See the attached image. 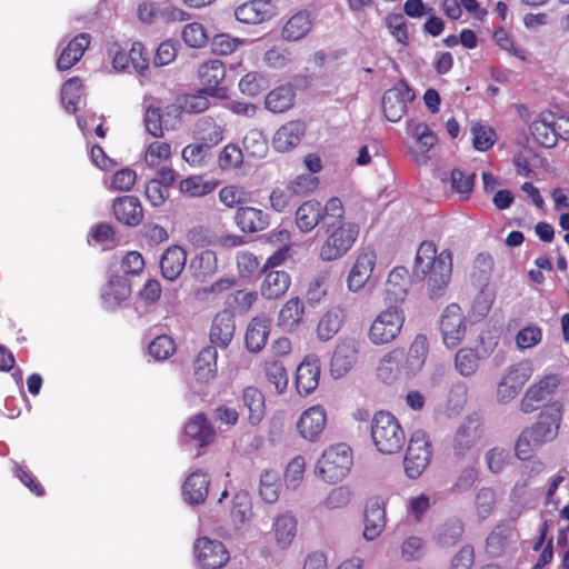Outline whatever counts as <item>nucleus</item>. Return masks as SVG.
Segmentation results:
<instances>
[{
    "instance_id": "7",
    "label": "nucleus",
    "mask_w": 569,
    "mask_h": 569,
    "mask_svg": "<svg viewBox=\"0 0 569 569\" xmlns=\"http://www.w3.org/2000/svg\"><path fill=\"white\" fill-rule=\"evenodd\" d=\"M137 18L146 24L188 20L189 14L167 1L143 0L137 6Z\"/></svg>"
},
{
    "instance_id": "10",
    "label": "nucleus",
    "mask_w": 569,
    "mask_h": 569,
    "mask_svg": "<svg viewBox=\"0 0 569 569\" xmlns=\"http://www.w3.org/2000/svg\"><path fill=\"white\" fill-rule=\"evenodd\" d=\"M395 350L399 352L397 360L400 362L402 376L410 379L423 368L429 352V341L425 335H417L407 352L401 348Z\"/></svg>"
},
{
    "instance_id": "6",
    "label": "nucleus",
    "mask_w": 569,
    "mask_h": 569,
    "mask_svg": "<svg viewBox=\"0 0 569 569\" xmlns=\"http://www.w3.org/2000/svg\"><path fill=\"white\" fill-rule=\"evenodd\" d=\"M403 322V311L397 307H389L375 318L368 338L376 346L390 343L399 336Z\"/></svg>"
},
{
    "instance_id": "45",
    "label": "nucleus",
    "mask_w": 569,
    "mask_h": 569,
    "mask_svg": "<svg viewBox=\"0 0 569 569\" xmlns=\"http://www.w3.org/2000/svg\"><path fill=\"white\" fill-rule=\"evenodd\" d=\"M398 355L399 352L392 349L380 359L377 367V377L383 383L391 385L403 377L400 362L397 360Z\"/></svg>"
},
{
    "instance_id": "3",
    "label": "nucleus",
    "mask_w": 569,
    "mask_h": 569,
    "mask_svg": "<svg viewBox=\"0 0 569 569\" xmlns=\"http://www.w3.org/2000/svg\"><path fill=\"white\" fill-rule=\"evenodd\" d=\"M563 406L560 401H553L539 415V419L531 427L526 428L516 442V456L526 460L527 451L522 446H541L555 440L562 420Z\"/></svg>"
},
{
    "instance_id": "9",
    "label": "nucleus",
    "mask_w": 569,
    "mask_h": 569,
    "mask_svg": "<svg viewBox=\"0 0 569 569\" xmlns=\"http://www.w3.org/2000/svg\"><path fill=\"white\" fill-rule=\"evenodd\" d=\"M532 371V366L529 361H521L509 366L497 388L498 401L507 403L515 399L530 379Z\"/></svg>"
},
{
    "instance_id": "29",
    "label": "nucleus",
    "mask_w": 569,
    "mask_h": 569,
    "mask_svg": "<svg viewBox=\"0 0 569 569\" xmlns=\"http://www.w3.org/2000/svg\"><path fill=\"white\" fill-rule=\"evenodd\" d=\"M408 130L416 139L420 151L411 150V154L415 161L419 164L426 163L428 160L427 152L436 144L437 137L429 129L426 123L415 122L410 120L408 122Z\"/></svg>"
},
{
    "instance_id": "25",
    "label": "nucleus",
    "mask_w": 569,
    "mask_h": 569,
    "mask_svg": "<svg viewBox=\"0 0 569 569\" xmlns=\"http://www.w3.org/2000/svg\"><path fill=\"white\" fill-rule=\"evenodd\" d=\"M236 326L233 315L229 310H222L216 315L210 328L211 343L227 348L234 335Z\"/></svg>"
},
{
    "instance_id": "17",
    "label": "nucleus",
    "mask_w": 569,
    "mask_h": 569,
    "mask_svg": "<svg viewBox=\"0 0 569 569\" xmlns=\"http://www.w3.org/2000/svg\"><path fill=\"white\" fill-rule=\"evenodd\" d=\"M198 76L203 86L202 89L207 90L211 97L219 99L227 97V89L220 86L226 77V70L220 60L212 59L202 63Z\"/></svg>"
},
{
    "instance_id": "31",
    "label": "nucleus",
    "mask_w": 569,
    "mask_h": 569,
    "mask_svg": "<svg viewBox=\"0 0 569 569\" xmlns=\"http://www.w3.org/2000/svg\"><path fill=\"white\" fill-rule=\"evenodd\" d=\"M264 279L260 286L261 296L266 299H278L289 289L291 280L289 274L282 270L264 269Z\"/></svg>"
},
{
    "instance_id": "39",
    "label": "nucleus",
    "mask_w": 569,
    "mask_h": 569,
    "mask_svg": "<svg viewBox=\"0 0 569 569\" xmlns=\"http://www.w3.org/2000/svg\"><path fill=\"white\" fill-rule=\"evenodd\" d=\"M218 352L216 347L208 346L203 348L194 360V376L201 382L211 381L217 373Z\"/></svg>"
},
{
    "instance_id": "20",
    "label": "nucleus",
    "mask_w": 569,
    "mask_h": 569,
    "mask_svg": "<svg viewBox=\"0 0 569 569\" xmlns=\"http://www.w3.org/2000/svg\"><path fill=\"white\" fill-rule=\"evenodd\" d=\"M358 358V346L352 339L340 342L332 355L330 371L332 377L341 378L356 363Z\"/></svg>"
},
{
    "instance_id": "43",
    "label": "nucleus",
    "mask_w": 569,
    "mask_h": 569,
    "mask_svg": "<svg viewBox=\"0 0 569 569\" xmlns=\"http://www.w3.org/2000/svg\"><path fill=\"white\" fill-rule=\"evenodd\" d=\"M305 313L301 300L296 297L289 299L281 308L278 316V326L284 331H293L298 328Z\"/></svg>"
},
{
    "instance_id": "55",
    "label": "nucleus",
    "mask_w": 569,
    "mask_h": 569,
    "mask_svg": "<svg viewBox=\"0 0 569 569\" xmlns=\"http://www.w3.org/2000/svg\"><path fill=\"white\" fill-rule=\"evenodd\" d=\"M264 372L268 382L274 387L278 393H282L287 389L288 375L281 361H267Z\"/></svg>"
},
{
    "instance_id": "57",
    "label": "nucleus",
    "mask_w": 569,
    "mask_h": 569,
    "mask_svg": "<svg viewBox=\"0 0 569 569\" xmlns=\"http://www.w3.org/2000/svg\"><path fill=\"white\" fill-rule=\"evenodd\" d=\"M511 460V453L508 449L493 447L485 455V461L490 472L498 475L505 470Z\"/></svg>"
},
{
    "instance_id": "42",
    "label": "nucleus",
    "mask_w": 569,
    "mask_h": 569,
    "mask_svg": "<svg viewBox=\"0 0 569 569\" xmlns=\"http://www.w3.org/2000/svg\"><path fill=\"white\" fill-rule=\"evenodd\" d=\"M408 290L407 270L405 268H395L388 276L386 282V300L390 303H397L405 300Z\"/></svg>"
},
{
    "instance_id": "53",
    "label": "nucleus",
    "mask_w": 569,
    "mask_h": 569,
    "mask_svg": "<svg viewBox=\"0 0 569 569\" xmlns=\"http://www.w3.org/2000/svg\"><path fill=\"white\" fill-rule=\"evenodd\" d=\"M512 529L508 525L497 526L486 541L487 552L491 557H498L503 552L508 539L511 537Z\"/></svg>"
},
{
    "instance_id": "47",
    "label": "nucleus",
    "mask_w": 569,
    "mask_h": 569,
    "mask_svg": "<svg viewBox=\"0 0 569 569\" xmlns=\"http://www.w3.org/2000/svg\"><path fill=\"white\" fill-rule=\"evenodd\" d=\"M280 488V476L278 471L267 469L260 473L259 495L264 502H276L279 498Z\"/></svg>"
},
{
    "instance_id": "27",
    "label": "nucleus",
    "mask_w": 569,
    "mask_h": 569,
    "mask_svg": "<svg viewBox=\"0 0 569 569\" xmlns=\"http://www.w3.org/2000/svg\"><path fill=\"white\" fill-rule=\"evenodd\" d=\"M210 479L201 470L191 472L182 485V496L189 505L202 503L209 490Z\"/></svg>"
},
{
    "instance_id": "1",
    "label": "nucleus",
    "mask_w": 569,
    "mask_h": 569,
    "mask_svg": "<svg viewBox=\"0 0 569 569\" xmlns=\"http://www.w3.org/2000/svg\"><path fill=\"white\" fill-rule=\"evenodd\" d=\"M328 210L322 228L326 240L319 251L320 259L327 262L342 258L353 247L359 236V226L345 220V209L339 198H331Z\"/></svg>"
},
{
    "instance_id": "28",
    "label": "nucleus",
    "mask_w": 569,
    "mask_h": 569,
    "mask_svg": "<svg viewBox=\"0 0 569 569\" xmlns=\"http://www.w3.org/2000/svg\"><path fill=\"white\" fill-rule=\"evenodd\" d=\"M89 33H79L62 49L57 60V68L60 71L69 70L83 56L90 44Z\"/></svg>"
},
{
    "instance_id": "21",
    "label": "nucleus",
    "mask_w": 569,
    "mask_h": 569,
    "mask_svg": "<svg viewBox=\"0 0 569 569\" xmlns=\"http://www.w3.org/2000/svg\"><path fill=\"white\" fill-rule=\"evenodd\" d=\"M274 7L270 0H251L234 10L238 21L247 24L261 23L273 16Z\"/></svg>"
},
{
    "instance_id": "13",
    "label": "nucleus",
    "mask_w": 569,
    "mask_h": 569,
    "mask_svg": "<svg viewBox=\"0 0 569 569\" xmlns=\"http://www.w3.org/2000/svg\"><path fill=\"white\" fill-rule=\"evenodd\" d=\"M413 98V92L402 83L387 90L382 97V109L386 119L391 122L399 121L407 112V103L412 101Z\"/></svg>"
},
{
    "instance_id": "8",
    "label": "nucleus",
    "mask_w": 569,
    "mask_h": 569,
    "mask_svg": "<svg viewBox=\"0 0 569 569\" xmlns=\"http://www.w3.org/2000/svg\"><path fill=\"white\" fill-rule=\"evenodd\" d=\"M431 458V445L425 431H416L410 440L403 460L405 472L411 478H418L428 466Z\"/></svg>"
},
{
    "instance_id": "4",
    "label": "nucleus",
    "mask_w": 569,
    "mask_h": 569,
    "mask_svg": "<svg viewBox=\"0 0 569 569\" xmlns=\"http://www.w3.org/2000/svg\"><path fill=\"white\" fill-rule=\"evenodd\" d=\"M371 437L377 449L383 455H393L403 447L405 432L393 415L377 412L371 422Z\"/></svg>"
},
{
    "instance_id": "23",
    "label": "nucleus",
    "mask_w": 569,
    "mask_h": 569,
    "mask_svg": "<svg viewBox=\"0 0 569 569\" xmlns=\"http://www.w3.org/2000/svg\"><path fill=\"white\" fill-rule=\"evenodd\" d=\"M306 132L302 121H289L281 126L272 138V146L279 152H287L297 147Z\"/></svg>"
},
{
    "instance_id": "35",
    "label": "nucleus",
    "mask_w": 569,
    "mask_h": 569,
    "mask_svg": "<svg viewBox=\"0 0 569 569\" xmlns=\"http://www.w3.org/2000/svg\"><path fill=\"white\" fill-rule=\"evenodd\" d=\"M270 320L266 316L251 319L246 331V347L250 352H259L267 342Z\"/></svg>"
},
{
    "instance_id": "56",
    "label": "nucleus",
    "mask_w": 569,
    "mask_h": 569,
    "mask_svg": "<svg viewBox=\"0 0 569 569\" xmlns=\"http://www.w3.org/2000/svg\"><path fill=\"white\" fill-rule=\"evenodd\" d=\"M171 157V146L168 142L153 141L144 152V162L150 168L160 166Z\"/></svg>"
},
{
    "instance_id": "63",
    "label": "nucleus",
    "mask_w": 569,
    "mask_h": 569,
    "mask_svg": "<svg viewBox=\"0 0 569 569\" xmlns=\"http://www.w3.org/2000/svg\"><path fill=\"white\" fill-rule=\"evenodd\" d=\"M210 148L203 143L188 144L182 149V159L192 167L200 168L206 164Z\"/></svg>"
},
{
    "instance_id": "36",
    "label": "nucleus",
    "mask_w": 569,
    "mask_h": 569,
    "mask_svg": "<svg viewBox=\"0 0 569 569\" xmlns=\"http://www.w3.org/2000/svg\"><path fill=\"white\" fill-rule=\"evenodd\" d=\"M173 116L174 120L178 118V108L172 107L166 114H162L159 108L149 106L144 113V126L147 131L154 138L162 137L163 129H173L176 123H169L168 118Z\"/></svg>"
},
{
    "instance_id": "32",
    "label": "nucleus",
    "mask_w": 569,
    "mask_h": 569,
    "mask_svg": "<svg viewBox=\"0 0 569 569\" xmlns=\"http://www.w3.org/2000/svg\"><path fill=\"white\" fill-rule=\"evenodd\" d=\"M234 221L243 232H258L269 224V217L260 209L252 207H239L234 214Z\"/></svg>"
},
{
    "instance_id": "44",
    "label": "nucleus",
    "mask_w": 569,
    "mask_h": 569,
    "mask_svg": "<svg viewBox=\"0 0 569 569\" xmlns=\"http://www.w3.org/2000/svg\"><path fill=\"white\" fill-rule=\"evenodd\" d=\"M295 90L290 84H283L271 90L264 100L266 108L274 113L284 112L293 104Z\"/></svg>"
},
{
    "instance_id": "11",
    "label": "nucleus",
    "mask_w": 569,
    "mask_h": 569,
    "mask_svg": "<svg viewBox=\"0 0 569 569\" xmlns=\"http://www.w3.org/2000/svg\"><path fill=\"white\" fill-rule=\"evenodd\" d=\"M193 549L202 569H220L229 560V552L219 540L201 537L194 542Z\"/></svg>"
},
{
    "instance_id": "34",
    "label": "nucleus",
    "mask_w": 569,
    "mask_h": 569,
    "mask_svg": "<svg viewBox=\"0 0 569 569\" xmlns=\"http://www.w3.org/2000/svg\"><path fill=\"white\" fill-rule=\"evenodd\" d=\"M187 253L179 246L169 247L161 256L160 268L162 276L168 280H176L184 269Z\"/></svg>"
},
{
    "instance_id": "60",
    "label": "nucleus",
    "mask_w": 569,
    "mask_h": 569,
    "mask_svg": "<svg viewBox=\"0 0 569 569\" xmlns=\"http://www.w3.org/2000/svg\"><path fill=\"white\" fill-rule=\"evenodd\" d=\"M472 146L478 151H487L496 140V132L487 126L475 123L471 127Z\"/></svg>"
},
{
    "instance_id": "33",
    "label": "nucleus",
    "mask_w": 569,
    "mask_h": 569,
    "mask_svg": "<svg viewBox=\"0 0 569 569\" xmlns=\"http://www.w3.org/2000/svg\"><path fill=\"white\" fill-rule=\"evenodd\" d=\"M131 293L128 280L122 276H113L103 287L101 299L104 308L114 309Z\"/></svg>"
},
{
    "instance_id": "62",
    "label": "nucleus",
    "mask_w": 569,
    "mask_h": 569,
    "mask_svg": "<svg viewBox=\"0 0 569 569\" xmlns=\"http://www.w3.org/2000/svg\"><path fill=\"white\" fill-rule=\"evenodd\" d=\"M268 88L267 79L258 72H249L239 81L242 93L254 97Z\"/></svg>"
},
{
    "instance_id": "5",
    "label": "nucleus",
    "mask_w": 569,
    "mask_h": 569,
    "mask_svg": "<svg viewBox=\"0 0 569 569\" xmlns=\"http://www.w3.org/2000/svg\"><path fill=\"white\" fill-rule=\"evenodd\" d=\"M352 466V451L346 443L327 448L316 465V472L326 482L337 483L346 478Z\"/></svg>"
},
{
    "instance_id": "41",
    "label": "nucleus",
    "mask_w": 569,
    "mask_h": 569,
    "mask_svg": "<svg viewBox=\"0 0 569 569\" xmlns=\"http://www.w3.org/2000/svg\"><path fill=\"white\" fill-rule=\"evenodd\" d=\"M242 405L248 410L250 425H259L266 412L264 396L256 387H247L242 391Z\"/></svg>"
},
{
    "instance_id": "59",
    "label": "nucleus",
    "mask_w": 569,
    "mask_h": 569,
    "mask_svg": "<svg viewBox=\"0 0 569 569\" xmlns=\"http://www.w3.org/2000/svg\"><path fill=\"white\" fill-rule=\"evenodd\" d=\"M176 350V343L173 339L167 335L156 337L149 343V355L158 361L168 359Z\"/></svg>"
},
{
    "instance_id": "40",
    "label": "nucleus",
    "mask_w": 569,
    "mask_h": 569,
    "mask_svg": "<svg viewBox=\"0 0 569 569\" xmlns=\"http://www.w3.org/2000/svg\"><path fill=\"white\" fill-rule=\"evenodd\" d=\"M313 17L309 11H299L293 14L282 28V37L288 41L305 38L311 30Z\"/></svg>"
},
{
    "instance_id": "38",
    "label": "nucleus",
    "mask_w": 569,
    "mask_h": 569,
    "mask_svg": "<svg viewBox=\"0 0 569 569\" xmlns=\"http://www.w3.org/2000/svg\"><path fill=\"white\" fill-rule=\"evenodd\" d=\"M276 543L281 549H287L297 535V519L291 512H283L273 521Z\"/></svg>"
},
{
    "instance_id": "15",
    "label": "nucleus",
    "mask_w": 569,
    "mask_h": 569,
    "mask_svg": "<svg viewBox=\"0 0 569 569\" xmlns=\"http://www.w3.org/2000/svg\"><path fill=\"white\" fill-rule=\"evenodd\" d=\"M558 375H547L537 383L530 386L520 402V410L525 413L535 411L538 407L536 403L543 401L551 396L560 385Z\"/></svg>"
},
{
    "instance_id": "12",
    "label": "nucleus",
    "mask_w": 569,
    "mask_h": 569,
    "mask_svg": "<svg viewBox=\"0 0 569 569\" xmlns=\"http://www.w3.org/2000/svg\"><path fill=\"white\" fill-rule=\"evenodd\" d=\"M440 330L443 343L448 348L456 347L466 332L465 318L458 305L451 303L442 312Z\"/></svg>"
},
{
    "instance_id": "22",
    "label": "nucleus",
    "mask_w": 569,
    "mask_h": 569,
    "mask_svg": "<svg viewBox=\"0 0 569 569\" xmlns=\"http://www.w3.org/2000/svg\"><path fill=\"white\" fill-rule=\"evenodd\" d=\"M363 538L372 541L378 538L386 526L385 502L381 499H372L368 502L365 510Z\"/></svg>"
},
{
    "instance_id": "16",
    "label": "nucleus",
    "mask_w": 569,
    "mask_h": 569,
    "mask_svg": "<svg viewBox=\"0 0 569 569\" xmlns=\"http://www.w3.org/2000/svg\"><path fill=\"white\" fill-rule=\"evenodd\" d=\"M375 264V251L369 248L360 250L347 278L349 290L357 292L362 289L370 280Z\"/></svg>"
},
{
    "instance_id": "24",
    "label": "nucleus",
    "mask_w": 569,
    "mask_h": 569,
    "mask_svg": "<svg viewBox=\"0 0 569 569\" xmlns=\"http://www.w3.org/2000/svg\"><path fill=\"white\" fill-rule=\"evenodd\" d=\"M533 139L545 148H552L558 140L555 114L550 111L541 112L529 127Z\"/></svg>"
},
{
    "instance_id": "2",
    "label": "nucleus",
    "mask_w": 569,
    "mask_h": 569,
    "mask_svg": "<svg viewBox=\"0 0 569 569\" xmlns=\"http://www.w3.org/2000/svg\"><path fill=\"white\" fill-rule=\"evenodd\" d=\"M452 271V254L450 250H442L437 254L433 242L423 241L417 251L413 276L418 279H428L430 298L442 296L449 283Z\"/></svg>"
},
{
    "instance_id": "58",
    "label": "nucleus",
    "mask_w": 569,
    "mask_h": 569,
    "mask_svg": "<svg viewBox=\"0 0 569 569\" xmlns=\"http://www.w3.org/2000/svg\"><path fill=\"white\" fill-rule=\"evenodd\" d=\"M496 505V492L489 487L480 488L475 497V507L477 516L480 519H487Z\"/></svg>"
},
{
    "instance_id": "61",
    "label": "nucleus",
    "mask_w": 569,
    "mask_h": 569,
    "mask_svg": "<svg viewBox=\"0 0 569 569\" xmlns=\"http://www.w3.org/2000/svg\"><path fill=\"white\" fill-rule=\"evenodd\" d=\"M243 162V150L237 144H227L219 153L218 164L222 170L239 168Z\"/></svg>"
},
{
    "instance_id": "64",
    "label": "nucleus",
    "mask_w": 569,
    "mask_h": 569,
    "mask_svg": "<svg viewBox=\"0 0 569 569\" xmlns=\"http://www.w3.org/2000/svg\"><path fill=\"white\" fill-rule=\"evenodd\" d=\"M306 462L301 456L295 457L284 471V483L288 489H297L303 479Z\"/></svg>"
},
{
    "instance_id": "19",
    "label": "nucleus",
    "mask_w": 569,
    "mask_h": 569,
    "mask_svg": "<svg viewBox=\"0 0 569 569\" xmlns=\"http://www.w3.org/2000/svg\"><path fill=\"white\" fill-rule=\"evenodd\" d=\"M320 360L315 355H308L298 366L296 372V387L299 395L308 396L319 385Z\"/></svg>"
},
{
    "instance_id": "46",
    "label": "nucleus",
    "mask_w": 569,
    "mask_h": 569,
    "mask_svg": "<svg viewBox=\"0 0 569 569\" xmlns=\"http://www.w3.org/2000/svg\"><path fill=\"white\" fill-rule=\"evenodd\" d=\"M343 311L340 308L328 310L320 319L317 327L318 338L322 341L330 340L341 328Z\"/></svg>"
},
{
    "instance_id": "49",
    "label": "nucleus",
    "mask_w": 569,
    "mask_h": 569,
    "mask_svg": "<svg viewBox=\"0 0 569 569\" xmlns=\"http://www.w3.org/2000/svg\"><path fill=\"white\" fill-rule=\"evenodd\" d=\"M189 270L196 279L203 281L208 276H211L216 271L214 253L210 250H206L196 256L190 261Z\"/></svg>"
},
{
    "instance_id": "14",
    "label": "nucleus",
    "mask_w": 569,
    "mask_h": 569,
    "mask_svg": "<svg viewBox=\"0 0 569 569\" xmlns=\"http://www.w3.org/2000/svg\"><path fill=\"white\" fill-rule=\"evenodd\" d=\"M331 203V198L322 206L317 200H308L305 201L296 211V224L301 232H310L313 230L320 222L321 228L325 227V220L329 213V204Z\"/></svg>"
},
{
    "instance_id": "52",
    "label": "nucleus",
    "mask_w": 569,
    "mask_h": 569,
    "mask_svg": "<svg viewBox=\"0 0 569 569\" xmlns=\"http://www.w3.org/2000/svg\"><path fill=\"white\" fill-rule=\"evenodd\" d=\"M243 152L252 158H263L268 152V143L262 133L258 129L247 132L242 140Z\"/></svg>"
},
{
    "instance_id": "48",
    "label": "nucleus",
    "mask_w": 569,
    "mask_h": 569,
    "mask_svg": "<svg viewBox=\"0 0 569 569\" xmlns=\"http://www.w3.org/2000/svg\"><path fill=\"white\" fill-rule=\"evenodd\" d=\"M196 134L210 149L223 139L222 128L212 118H201L196 124Z\"/></svg>"
},
{
    "instance_id": "51",
    "label": "nucleus",
    "mask_w": 569,
    "mask_h": 569,
    "mask_svg": "<svg viewBox=\"0 0 569 569\" xmlns=\"http://www.w3.org/2000/svg\"><path fill=\"white\" fill-rule=\"evenodd\" d=\"M82 98V86L78 78L67 80L61 89V102L68 112L74 113Z\"/></svg>"
},
{
    "instance_id": "18",
    "label": "nucleus",
    "mask_w": 569,
    "mask_h": 569,
    "mask_svg": "<svg viewBox=\"0 0 569 569\" xmlns=\"http://www.w3.org/2000/svg\"><path fill=\"white\" fill-rule=\"evenodd\" d=\"M480 437L481 431L478 418H467L458 427L453 437L452 450L455 457L459 459L465 458L467 452L476 445Z\"/></svg>"
},
{
    "instance_id": "37",
    "label": "nucleus",
    "mask_w": 569,
    "mask_h": 569,
    "mask_svg": "<svg viewBox=\"0 0 569 569\" xmlns=\"http://www.w3.org/2000/svg\"><path fill=\"white\" fill-rule=\"evenodd\" d=\"M184 435L199 447L209 445L214 438V430L202 413H197L184 426Z\"/></svg>"
},
{
    "instance_id": "30",
    "label": "nucleus",
    "mask_w": 569,
    "mask_h": 569,
    "mask_svg": "<svg viewBox=\"0 0 569 569\" xmlns=\"http://www.w3.org/2000/svg\"><path fill=\"white\" fill-rule=\"evenodd\" d=\"M113 213L116 219L126 226H137L143 217L142 207L138 198L123 196L113 202Z\"/></svg>"
},
{
    "instance_id": "50",
    "label": "nucleus",
    "mask_w": 569,
    "mask_h": 569,
    "mask_svg": "<svg viewBox=\"0 0 569 569\" xmlns=\"http://www.w3.org/2000/svg\"><path fill=\"white\" fill-rule=\"evenodd\" d=\"M463 533V525L459 519H449L436 532V540L442 547H451Z\"/></svg>"
},
{
    "instance_id": "54",
    "label": "nucleus",
    "mask_w": 569,
    "mask_h": 569,
    "mask_svg": "<svg viewBox=\"0 0 569 569\" xmlns=\"http://www.w3.org/2000/svg\"><path fill=\"white\" fill-rule=\"evenodd\" d=\"M479 366V355L471 348L460 349L455 357V368L463 377L472 376Z\"/></svg>"
},
{
    "instance_id": "26",
    "label": "nucleus",
    "mask_w": 569,
    "mask_h": 569,
    "mask_svg": "<svg viewBox=\"0 0 569 569\" xmlns=\"http://www.w3.org/2000/svg\"><path fill=\"white\" fill-rule=\"evenodd\" d=\"M326 426V411L320 406L310 407L301 415L298 430L302 438L315 441Z\"/></svg>"
}]
</instances>
